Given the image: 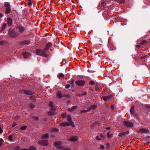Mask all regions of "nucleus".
I'll return each mask as SVG.
<instances>
[{"label":"nucleus","mask_w":150,"mask_h":150,"mask_svg":"<svg viewBox=\"0 0 150 150\" xmlns=\"http://www.w3.org/2000/svg\"><path fill=\"white\" fill-rule=\"evenodd\" d=\"M111 108L113 110L114 109V106L113 105H112L111 106Z\"/></svg>","instance_id":"nucleus-54"},{"label":"nucleus","mask_w":150,"mask_h":150,"mask_svg":"<svg viewBox=\"0 0 150 150\" xmlns=\"http://www.w3.org/2000/svg\"><path fill=\"white\" fill-rule=\"evenodd\" d=\"M21 93H24L27 95H32L34 94V92L30 90H23L21 92Z\"/></svg>","instance_id":"nucleus-8"},{"label":"nucleus","mask_w":150,"mask_h":150,"mask_svg":"<svg viewBox=\"0 0 150 150\" xmlns=\"http://www.w3.org/2000/svg\"><path fill=\"white\" fill-rule=\"evenodd\" d=\"M149 131L146 128H142L139 129L138 132L141 133H147L149 132Z\"/></svg>","instance_id":"nucleus-10"},{"label":"nucleus","mask_w":150,"mask_h":150,"mask_svg":"<svg viewBox=\"0 0 150 150\" xmlns=\"http://www.w3.org/2000/svg\"><path fill=\"white\" fill-rule=\"evenodd\" d=\"M78 137L76 136L73 137L69 139V140L72 142H75L78 139Z\"/></svg>","instance_id":"nucleus-17"},{"label":"nucleus","mask_w":150,"mask_h":150,"mask_svg":"<svg viewBox=\"0 0 150 150\" xmlns=\"http://www.w3.org/2000/svg\"><path fill=\"white\" fill-rule=\"evenodd\" d=\"M123 124L125 126L127 127H131L133 126V124L131 122L124 121L123 122Z\"/></svg>","instance_id":"nucleus-9"},{"label":"nucleus","mask_w":150,"mask_h":150,"mask_svg":"<svg viewBox=\"0 0 150 150\" xmlns=\"http://www.w3.org/2000/svg\"><path fill=\"white\" fill-rule=\"evenodd\" d=\"M62 150H71V149L69 148H65L63 149Z\"/></svg>","instance_id":"nucleus-53"},{"label":"nucleus","mask_w":150,"mask_h":150,"mask_svg":"<svg viewBox=\"0 0 150 150\" xmlns=\"http://www.w3.org/2000/svg\"><path fill=\"white\" fill-rule=\"evenodd\" d=\"M49 137V135L48 134H46L42 136V138L43 139H46L48 138Z\"/></svg>","instance_id":"nucleus-24"},{"label":"nucleus","mask_w":150,"mask_h":150,"mask_svg":"<svg viewBox=\"0 0 150 150\" xmlns=\"http://www.w3.org/2000/svg\"><path fill=\"white\" fill-rule=\"evenodd\" d=\"M13 136L12 135H10L8 136V139L10 141H13Z\"/></svg>","instance_id":"nucleus-37"},{"label":"nucleus","mask_w":150,"mask_h":150,"mask_svg":"<svg viewBox=\"0 0 150 150\" xmlns=\"http://www.w3.org/2000/svg\"><path fill=\"white\" fill-rule=\"evenodd\" d=\"M58 78L59 79H63L64 78V75L62 73H60L58 76Z\"/></svg>","instance_id":"nucleus-21"},{"label":"nucleus","mask_w":150,"mask_h":150,"mask_svg":"<svg viewBox=\"0 0 150 150\" xmlns=\"http://www.w3.org/2000/svg\"><path fill=\"white\" fill-rule=\"evenodd\" d=\"M52 46V44L51 43L49 42L47 43L46 45V47L44 49V50L46 51L48 50Z\"/></svg>","instance_id":"nucleus-12"},{"label":"nucleus","mask_w":150,"mask_h":150,"mask_svg":"<svg viewBox=\"0 0 150 150\" xmlns=\"http://www.w3.org/2000/svg\"><path fill=\"white\" fill-rule=\"evenodd\" d=\"M125 135L126 133L125 132H122L119 134V137H122L123 135Z\"/></svg>","instance_id":"nucleus-32"},{"label":"nucleus","mask_w":150,"mask_h":150,"mask_svg":"<svg viewBox=\"0 0 150 150\" xmlns=\"http://www.w3.org/2000/svg\"><path fill=\"white\" fill-rule=\"evenodd\" d=\"M76 84L79 86H83L86 83L85 81L83 80H79L75 82Z\"/></svg>","instance_id":"nucleus-4"},{"label":"nucleus","mask_w":150,"mask_h":150,"mask_svg":"<svg viewBox=\"0 0 150 150\" xmlns=\"http://www.w3.org/2000/svg\"><path fill=\"white\" fill-rule=\"evenodd\" d=\"M126 134H128V132H127V133Z\"/></svg>","instance_id":"nucleus-64"},{"label":"nucleus","mask_w":150,"mask_h":150,"mask_svg":"<svg viewBox=\"0 0 150 150\" xmlns=\"http://www.w3.org/2000/svg\"><path fill=\"white\" fill-rule=\"evenodd\" d=\"M145 56H144V57H142V59H144V58H145Z\"/></svg>","instance_id":"nucleus-63"},{"label":"nucleus","mask_w":150,"mask_h":150,"mask_svg":"<svg viewBox=\"0 0 150 150\" xmlns=\"http://www.w3.org/2000/svg\"><path fill=\"white\" fill-rule=\"evenodd\" d=\"M90 110H91V109H88V110H83L81 112L82 113H85V112H87L89 111Z\"/></svg>","instance_id":"nucleus-39"},{"label":"nucleus","mask_w":150,"mask_h":150,"mask_svg":"<svg viewBox=\"0 0 150 150\" xmlns=\"http://www.w3.org/2000/svg\"><path fill=\"white\" fill-rule=\"evenodd\" d=\"M28 4L29 6H30L32 4V1L31 0H29L28 2Z\"/></svg>","instance_id":"nucleus-46"},{"label":"nucleus","mask_w":150,"mask_h":150,"mask_svg":"<svg viewBox=\"0 0 150 150\" xmlns=\"http://www.w3.org/2000/svg\"><path fill=\"white\" fill-rule=\"evenodd\" d=\"M89 83L91 85H94L95 84L94 82L93 81H89Z\"/></svg>","instance_id":"nucleus-44"},{"label":"nucleus","mask_w":150,"mask_h":150,"mask_svg":"<svg viewBox=\"0 0 150 150\" xmlns=\"http://www.w3.org/2000/svg\"><path fill=\"white\" fill-rule=\"evenodd\" d=\"M118 3H124L125 2V0H117Z\"/></svg>","instance_id":"nucleus-38"},{"label":"nucleus","mask_w":150,"mask_h":150,"mask_svg":"<svg viewBox=\"0 0 150 150\" xmlns=\"http://www.w3.org/2000/svg\"><path fill=\"white\" fill-rule=\"evenodd\" d=\"M100 149H104V146L102 145H100Z\"/></svg>","instance_id":"nucleus-47"},{"label":"nucleus","mask_w":150,"mask_h":150,"mask_svg":"<svg viewBox=\"0 0 150 150\" xmlns=\"http://www.w3.org/2000/svg\"><path fill=\"white\" fill-rule=\"evenodd\" d=\"M97 107V105H94L91 106L90 108H88L89 109H95Z\"/></svg>","instance_id":"nucleus-28"},{"label":"nucleus","mask_w":150,"mask_h":150,"mask_svg":"<svg viewBox=\"0 0 150 150\" xmlns=\"http://www.w3.org/2000/svg\"><path fill=\"white\" fill-rule=\"evenodd\" d=\"M2 144V143H0V146H1Z\"/></svg>","instance_id":"nucleus-62"},{"label":"nucleus","mask_w":150,"mask_h":150,"mask_svg":"<svg viewBox=\"0 0 150 150\" xmlns=\"http://www.w3.org/2000/svg\"><path fill=\"white\" fill-rule=\"evenodd\" d=\"M6 23H4L3 24V25L1 27V28H2L1 30H4L5 28L6 27Z\"/></svg>","instance_id":"nucleus-35"},{"label":"nucleus","mask_w":150,"mask_h":150,"mask_svg":"<svg viewBox=\"0 0 150 150\" xmlns=\"http://www.w3.org/2000/svg\"><path fill=\"white\" fill-rule=\"evenodd\" d=\"M36 54L37 55L43 57H47L48 55L45 53L44 50L40 49H37L36 50Z\"/></svg>","instance_id":"nucleus-2"},{"label":"nucleus","mask_w":150,"mask_h":150,"mask_svg":"<svg viewBox=\"0 0 150 150\" xmlns=\"http://www.w3.org/2000/svg\"><path fill=\"white\" fill-rule=\"evenodd\" d=\"M29 150H37V148L35 147L32 146L30 148Z\"/></svg>","instance_id":"nucleus-36"},{"label":"nucleus","mask_w":150,"mask_h":150,"mask_svg":"<svg viewBox=\"0 0 150 150\" xmlns=\"http://www.w3.org/2000/svg\"><path fill=\"white\" fill-rule=\"evenodd\" d=\"M98 83H96V86L95 87V89L96 91H98L99 90L100 88V87L98 85Z\"/></svg>","instance_id":"nucleus-33"},{"label":"nucleus","mask_w":150,"mask_h":150,"mask_svg":"<svg viewBox=\"0 0 150 150\" xmlns=\"http://www.w3.org/2000/svg\"><path fill=\"white\" fill-rule=\"evenodd\" d=\"M82 94L78 93L77 94V95L79 96H82Z\"/></svg>","instance_id":"nucleus-55"},{"label":"nucleus","mask_w":150,"mask_h":150,"mask_svg":"<svg viewBox=\"0 0 150 150\" xmlns=\"http://www.w3.org/2000/svg\"><path fill=\"white\" fill-rule=\"evenodd\" d=\"M29 108L30 109H33L35 108V106L32 103H30L29 105Z\"/></svg>","instance_id":"nucleus-27"},{"label":"nucleus","mask_w":150,"mask_h":150,"mask_svg":"<svg viewBox=\"0 0 150 150\" xmlns=\"http://www.w3.org/2000/svg\"><path fill=\"white\" fill-rule=\"evenodd\" d=\"M30 42L28 40H25L23 41L22 42H21L19 43V44L20 45H27L29 44Z\"/></svg>","instance_id":"nucleus-15"},{"label":"nucleus","mask_w":150,"mask_h":150,"mask_svg":"<svg viewBox=\"0 0 150 150\" xmlns=\"http://www.w3.org/2000/svg\"><path fill=\"white\" fill-rule=\"evenodd\" d=\"M140 46V45H136L135 47L137 48H138V47H139Z\"/></svg>","instance_id":"nucleus-59"},{"label":"nucleus","mask_w":150,"mask_h":150,"mask_svg":"<svg viewBox=\"0 0 150 150\" xmlns=\"http://www.w3.org/2000/svg\"><path fill=\"white\" fill-rule=\"evenodd\" d=\"M59 131V129L57 128H53L51 130V132H57Z\"/></svg>","instance_id":"nucleus-30"},{"label":"nucleus","mask_w":150,"mask_h":150,"mask_svg":"<svg viewBox=\"0 0 150 150\" xmlns=\"http://www.w3.org/2000/svg\"><path fill=\"white\" fill-rule=\"evenodd\" d=\"M101 4L102 5V6H104L106 4L105 2H103L101 3Z\"/></svg>","instance_id":"nucleus-51"},{"label":"nucleus","mask_w":150,"mask_h":150,"mask_svg":"<svg viewBox=\"0 0 150 150\" xmlns=\"http://www.w3.org/2000/svg\"><path fill=\"white\" fill-rule=\"evenodd\" d=\"M10 10H11V8H10V7H9V8L8 7L7 8H6V11L5 12V13L6 14L9 13H10Z\"/></svg>","instance_id":"nucleus-25"},{"label":"nucleus","mask_w":150,"mask_h":150,"mask_svg":"<svg viewBox=\"0 0 150 150\" xmlns=\"http://www.w3.org/2000/svg\"><path fill=\"white\" fill-rule=\"evenodd\" d=\"M66 114L65 113H62L61 114V116L63 118H65L66 117Z\"/></svg>","instance_id":"nucleus-40"},{"label":"nucleus","mask_w":150,"mask_h":150,"mask_svg":"<svg viewBox=\"0 0 150 150\" xmlns=\"http://www.w3.org/2000/svg\"><path fill=\"white\" fill-rule=\"evenodd\" d=\"M70 85H69V84H67V85H66L65 86V88H69L70 86Z\"/></svg>","instance_id":"nucleus-49"},{"label":"nucleus","mask_w":150,"mask_h":150,"mask_svg":"<svg viewBox=\"0 0 150 150\" xmlns=\"http://www.w3.org/2000/svg\"><path fill=\"white\" fill-rule=\"evenodd\" d=\"M24 58H27L31 55V54L29 53L24 52L22 53Z\"/></svg>","instance_id":"nucleus-13"},{"label":"nucleus","mask_w":150,"mask_h":150,"mask_svg":"<svg viewBox=\"0 0 150 150\" xmlns=\"http://www.w3.org/2000/svg\"><path fill=\"white\" fill-rule=\"evenodd\" d=\"M106 129L109 130L110 129V128L109 127H107L106 128Z\"/></svg>","instance_id":"nucleus-61"},{"label":"nucleus","mask_w":150,"mask_h":150,"mask_svg":"<svg viewBox=\"0 0 150 150\" xmlns=\"http://www.w3.org/2000/svg\"><path fill=\"white\" fill-rule=\"evenodd\" d=\"M49 106L50 107L51 110L49 112V113L50 115H53L54 114L55 110L56 109L55 107L53 105V103L52 102H50L49 104Z\"/></svg>","instance_id":"nucleus-3"},{"label":"nucleus","mask_w":150,"mask_h":150,"mask_svg":"<svg viewBox=\"0 0 150 150\" xmlns=\"http://www.w3.org/2000/svg\"><path fill=\"white\" fill-rule=\"evenodd\" d=\"M30 99L31 100V102H33L34 103L36 101V98H35V97L33 96H31L30 97Z\"/></svg>","instance_id":"nucleus-23"},{"label":"nucleus","mask_w":150,"mask_h":150,"mask_svg":"<svg viewBox=\"0 0 150 150\" xmlns=\"http://www.w3.org/2000/svg\"><path fill=\"white\" fill-rule=\"evenodd\" d=\"M38 143L44 146H47L48 144V142L47 139L41 140L38 142Z\"/></svg>","instance_id":"nucleus-7"},{"label":"nucleus","mask_w":150,"mask_h":150,"mask_svg":"<svg viewBox=\"0 0 150 150\" xmlns=\"http://www.w3.org/2000/svg\"><path fill=\"white\" fill-rule=\"evenodd\" d=\"M134 106H133L131 108L130 112L132 114H133L134 113Z\"/></svg>","instance_id":"nucleus-29"},{"label":"nucleus","mask_w":150,"mask_h":150,"mask_svg":"<svg viewBox=\"0 0 150 150\" xmlns=\"http://www.w3.org/2000/svg\"><path fill=\"white\" fill-rule=\"evenodd\" d=\"M16 28L19 31L20 33L24 32L25 30V28L24 27L20 25L17 26L16 27Z\"/></svg>","instance_id":"nucleus-6"},{"label":"nucleus","mask_w":150,"mask_h":150,"mask_svg":"<svg viewBox=\"0 0 150 150\" xmlns=\"http://www.w3.org/2000/svg\"><path fill=\"white\" fill-rule=\"evenodd\" d=\"M86 93H87L86 92H85L84 91H83L82 92V95L83 96H84V95H86Z\"/></svg>","instance_id":"nucleus-50"},{"label":"nucleus","mask_w":150,"mask_h":150,"mask_svg":"<svg viewBox=\"0 0 150 150\" xmlns=\"http://www.w3.org/2000/svg\"><path fill=\"white\" fill-rule=\"evenodd\" d=\"M96 139L97 140H100V139L99 138V137L98 136H97L96 137Z\"/></svg>","instance_id":"nucleus-56"},{"label":"nucleus","mask_w":150,"mask_h":150,"mask_svg":"<svg viewBox=\"0 0 150 150\" xmlns=\"http://www.w3.org/2000/svg\"><path fill=\"white\" fill-rule=\"evenodd\" d=\"M3 130L1 129V127H0V133H2L3 132Z\"/></svg>","instance_id":"nucleus-52"},{"label":"nucleus","mask_w":150,"mask_h":150,"mask_svg":"<svg viewBox=\"0 0 150 150\" xmlns=\"http://www.w3.org/2000/svg\"><path fill=\"white\" fill-rule=\"evenodd\" d=\"M20 150H29V149H21Z\"/></svg>","instance_id":"nucleus-58"},{"label":"nucleus","mask_w":150,"mask_h":150,"mask_svg":"<svg viewBox=\"0 0 150 150\" xmlns=\"http://www.w3.org/2000/svg\"><path fill=\"white\" fill-rule=\"evenodd\" d=\"M4 7L7 8L8 7L9 8L10 6V4L7 2H5L4 5Z\"/></svg>","instance_id":"nucleus-26"},{"label":"nucleus","mask_w":150,"mask_h":150,"mask_svg":"<svg viewBox=\"0 0 150 150\" xmlns=\"http://www.w3.org/2000/svg\"><path fill=\"white\" fill-rule=\"evenodd\" d=\"M27 127V126H23L22 127H20V129L21 130H25L26 129V128Z\"/></svg>","instance_id":"nucleus-34"},{"label":"nucleus","mask_w":150,"mask_h":150,"mask_svg":"<svg viewBox=\"0 0 150 150\" xmlns=\"http://www.w3.org/2000/svg\"><path fill=\"white\" fill-rule=\"evenodd\" d=\"M12 20L10 18H8L7 19V23L8 25L10 26L12 23Z\"/></svg>","instance_id":"nucleus-14"},{"label":"nucleus","mask_w":150,"mask_h":150,"mask_svg":"<svg viewBox=\"0 0 150 150\" xmlns=\"http://www.w3.org/2000/svg\"><path fill=\"white\" fill-rule=\"evenodd\" d=\"M3 16V15L0 13V18L2 17Z\"/></svg>","instance_id":"nucleus-60"},{"label":"nucleus","mask_w":150,"mask_h":150,"mask_svg":"<svg viewBox=\"0 0 150 150\" xmlns=\"http://www.w3.org/2000/svg\"><path fill=\"white\" fill-rule=\"evenodd\" d=\"M57 96L58 98H60L62 97V95L61 94V92H58L57 93Z\"/></svg>","instance_id":"nucleus-22"},{"label":"nucleus","mask_w":150,"mask_h":150,"mask_svg":"<svg viewBox=\"0 0 150 150\" xmlns=\"http://www.w3.org/2000/svg\"><path fill=\"white\" fill-rule=\"evenodd\" d=\"M67 120L69 122V123L72 122L73 123H74V122L72 121V119L70 115H68L67 116Z\"/></svg>","instance_id":"nucleus-19"},{"label":"nucleus","mask_w":150,"mask_h":150,"mask_svg":"<svg viewBox=\"0 0 150 150\" xmlns=\"http://www.w3.org/2000/svg\"><path fill=\"white\" fill-rule=\"evenodd\" d=\"M107 137L108 138H109L111 137V134H110V132H108L107 133Z\"/></svg>","instance_id":"nucleus-42"},{"label":"nucleus","mask_w":150,"mask_h":150,"mask_svg":"<svg viewBox=\"0 0 150 150\" xmlns=\"http://www.w3.org/2000/svg\"><path fill=\"white\" fill-rule=\"evenodd\" d=\"M147 42L146 40H144L141 42L140 44L141 45H143L146 44Z\"/></svg>","instance_id":"nucleus-31"},{"label":"nucleus","mask_w":150,"mask_h":150,"mask_svg":"<svg viewBox=\"0 0 150 150\" xmlns=\"http://www.w3.org/2000/svg\"><path fill=\"white\" fill-rule=\"evenodd\" d=\"M20 149V147L19 146H16L15 148V149L16 150H19Z\"/></svg>","instance_id":"nucleus-48"},{"label":"nucleus","mask_w":150,"mask_h":150,"mask_svg":"<svg viewBox=\"0 0 150 150\" xmlns=\"http://www.w3.org/2000/svg\"><path fill=\"white\" fill-rule=\"evenodd\" d=\"M3 141V140L2 138H0V143Z\"/></svg>","instance_id":"nucleus-57"},{"label":"nucleus","mask_w":150,"mask_h":150,"mask_svg":"<svg viewBox=\"0 0 150 150\" xmlns=\"http://www.w3.org/2000/svg\"><path fill=\"white\" fill-rule=\"evenodd\" d=\"M5 43V42L4 41H0V45H4Z\"/></svg>","instance_id":"nucleus-41"},{"label":"nucleus","mask_w":150,"mask_h":150,"mask_svg":"<svg viewBox=\"0 0 150 150\" xmlns=\"http://www.w3.org/2000/svg\"><path fill=\"white\" fill-rule=\"evenodd\" d=\"M70 83L72 86H73L74 85V80H72V81H71Z\"/></svg>","instance_id":"nucleus-43"},{"label":"nucleus","mask_w":150,"mask_h":150,"mask_svg":"<svg viewBox=\"0 0 150 150\" xmlns=\"http://www.w3.org/2000/svg\"><path fill=\"white\" fill-rule=\"evenodd\" d=\"M16 125V123L15 122H13L12 125V127H13Z\"/></svg>","instance_id":"nucleus-45"},{"label":"nucleus","mask_w":150,"mask_h":150,"mask_svg":"<svg viewBox=\"0 0 150 150\" xmlns=\"http://www.w3.org/2000/svg\"><path fill=\"white\" fill-rule=\"evenodd\" d=\"M108 48L110 50H112L115 49L114 45L112 44H110L108 45Z\"/></svg>","instance_id":"nucleus-16"},{"label":"nucleus","mask_w":150,"mask_h":150,"mask_svg":"<svg viewBox=\"0 0 150 150\" xmlns=\"http://www.w3.org/2000/svg\"><path fill=\"white\" fill-rule=\"evenodd\" d=\"M77 107L76 106H74L72 107L71 108H69L68 109V110L69 111L71 112L74 111L75 110Z\"/></svg>","instance_id":"nucleus-20"},{"label":"nucleus","mask_w":150,"mask_h":150,"mask_svg":"<svg viewBox=\"0 0 150 150\" xmlns=\"http://www.w3.org/2000/svg\"><path fill=\"white\" fill-rule=\"evenodd\" d=\"M8 34L12 38L17 37L19 35V34L18 32H15L14 30L12 29L9 30Z\"/></svg>","instance_id":"nucleus-1"},{"label":"nucleus","mask_w":150,"mask_h":150,"mask_svg":"<svg viewBox=\"0 0 150 150\" xmlns=\"http://www.w3.org/2000/svg\"><path fill=\"white\" fill-rule=\"evenodd\" d=\"M61 125L63 126H74V123H73L72 122L69 123L68 122H65L62 123L60 124Z\"/></svg>","instance_id":"nucleus-11"},{"label":"nucleus","mask_w":150,"mask_h":150,"mask_svg":"<svg viewBox=\"0 0 150 150\" xmlns=\"http://www.w3.org/2000/svg\"><path fill=\"white\" fill-rule=\"evenodd\" d=\"M54 145L58 149H62L63 148V146L62 145V143L59 141L55 142Z\"/></svg>","instance_id":"nucleus-5"},{"label":"nucleus","mask_w":150,"mask_h":150,"mask_svg":"<svg viewBox=\"0 0 150 150\" xmlns=\"http://www.w3.org/2000/svg\"><path fill=\"white\" fill-rule=\"evenodd\" d=\"M111 96H103V99L105 101H106L110 99Z\"/></svg>","instance_id":"nucleus-18"}]
</instances>
